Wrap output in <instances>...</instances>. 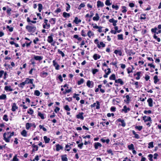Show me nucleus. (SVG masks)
Masks as SVG:
<instances>
[{
  "label": "nucleus",
  "mask_w": 161,
  "mask_h": 161,
  "mask_svg": "<svg viewBox=\"0 0 161 161\" xmlns=\"http://www.w3.org/2000/svg\"><path fill=\"white\" fill-rule=\"evenodd\" d=\"M83 114L84 113L83 112L79 113L78 114L76 115V118L77 119H80L81 120H83L84 119V117L83 116Z\"/></svg>",
  "instance_id": "nucleus-12"
},
{
  "label": "nucleus",
  "mask_w": 161,
  "mask_h": 161,
  "mask_svg": "<svg viewBox=\"0 0 161 161\" xmlns=\"http://www.w3.org/2000/svg\"><path fill=\"white\" fill-rule=\"evenodd\" d=\"M71 88H70V89H69L68 90H66L65 92H63V93L64 94H66V93H69L71 91Z\"/></svg>",
  "instance_id": "nucleus-58"
},
{
  "label": "nucleus",
  "mask_w": 161,
  "mask_h": 161,
  "mask_svg": "<svg viewBox=\"0 0 161 161\" xmlns=\"http://www.w3.org/2000/svg\"><path fill=\"white\" fill-rule=\"evenodd\" d=\"M58 53L59 54L61 55V56L62 57H64V56H65L64 54L61 51L60 49H58Z\"/></svg>",
  "instance_id": "nucleus-49"
},
{
  "label": "nucleus",
  "mask_w": 161,
  "mask_h": 161,
  "mask_svg": "<svg viewBox=\"0 0 161 161\" xmlns=\"http://www.w3.org/2000/svg\"><path fill=\"white\" fill-rule=\"evenodd\" d=\"M25 81L24 82H22L19 85V87H21L22 88H23L24 86L25 85Z\"/></svg>",
  "instance_id": "nucleus-47"
},
{
  "label": "nucleus",
  "mask_w": 161,
  "mask_h": 161,
  "mask_svg": "<svg viewBox=\"0 0 161 161\" xmlns=\"http://www.w3.org/2000/svg\"><path fill=\"white\" fill-rule=\"evenodd\" d=\"M34 58L35 60H36L40 61L43 59V57L34 55Z\"/></svg>",
  "instance_id": "nucleus-18"
},
{
  "label": "nucleus",
  "mask_w": 161,
  "mask_h": 161,
  "mask_svg": "<svg viewBox=\"0 0 161 161\" xmlns=\"http://www.w3.org/2000/svg\"><path fill=\"white\" fill-rule=\"evenodd\" d=\"M98 71V70L97 69H93L92 70V73L93 75L95 74Z\"/></svg>",
  "instance_id": "nucleus-59"
},
{
  "label": "nucleus",
  "mask_w": 161,
  "mask_h": 161,
  "mask_svg": "<svg viewBox=\"0 0 161 161\" xmlns=\"http://www.w3.org/2000/svg\"><path fill=\"white\" fill-rule=\"evenodd\" d=\"M153 144V142H149L148 143V148H150V147H152V148L153 147H154Z\"/></svg>",
  "instance_id": "nucleus-50"
},
{
  "label": "nucleus",
  "mask_w": 161,
  "mask_h": 161,
  "mask_svg": "<svg viewBox=\"0 0 161 161\" xmlns=\"http://www.w3.org/2000/svg\"><path fill=\"white\" fill-rule=\"evenodd\" d=\"M126 100H125L124 101L126 103H128L130 101L129 96V95H126Z\"/></svg>",
  "instance_id": "nucleus-41"
},
{
  "label": "nucleus",
  "mask_w": 161,
  "mask_h": 161,
  "mask_svg": "<svg viewBox=\"0 0 161 161\" xmlns=\"http://www.w3.org/2000/svg\"><path fill=\"white\" fill-rule=\"evenodd\" d=\"M146 14H142L141 15L140 19H146L145 16Z\"/></svg>",
  "instance_id": "nucleus-51"
},
{
  "label": "nucleus",
  "mask_w": 161,
  "mask_h": 161,
  "mask_svg": "<svg viewBox=\"0 0 161 161\" xmlns=\"http://www.w3.org/2000/svg\"><path fill=\"white\" fill-rule=\"evenodd\" d=\"M3 119L5 121H7L8 120V116L7 115H4L3 116Z\"/></svg>",
  "instance_id": "nucleus-60"
},
{
  "label": "nucleus",
  "mask_w": 161,
  "mask_h": 161,
  "mask_svg": "<svg viewBox=\"0 0 161 161\" xmlns=\"http://www.w3.org/2000/svg\"><path fill=\"white\" fill-rule=\"evenodd\" d=\"M60 110V108H58V107H56L54 109V112L56 113H57Z\"/></svg>",
  "instance_id": "nucleus-64"
},
{
  "label": "nucleus",
  "mask_w": 161,
  "mask_h": 161,
  "mask_svg": "<svg viewBox=\"0 0 161 161\" xmlns=\"http://www.w3.org/2000/svg\"><path fill=\"white\" fill-rule=\"evenodd\" d=\"M81 35L83 36H86V35L85 32L84 30H82L81 32Z\"/></svg>",
  "instance_id": "nucleus-53"
},
{
  "label": "nucleus",
  "mask_w": 161,
  "mask_h": 161,
  "mask_svg": "<svg viewBox=\"0 0 161 161\" xmlns=\"http://www.w3.org/2000/svg\"><path fill=\"white\" fill-rule=\"evenodd\" d=\"M99 44L100 45V48L101 47H104L105 46V44L102 42H100Z\"/></svg>",
  "instance_id": "nucleus-54"
},
{
  "label": "nucleus",
  "mask_w": 161,
  "mask_h": 161,
  "mask_svg": "<svg viewBox=\"0 0 161 161\" xmlns=\"http://www.w3.org/2000/svg\"><path fill=\"white\" fill-rule=\"evenodd\" d=\"M61 159L62 161H68V158L67 157L66 155H62L61 156Z\"/></svg>",
  "instance_id": "nucleus-24"
},
{
  "label": "nucleus",
  "mask_w": 161,
  "mask_h": 161,
  "mask_svg": "<svg viewBox=\"0 0 161 161\" xmlns=\"http://www.w3.org/2000/svg\"><path fill=\"white\" fill-rule=\"evenodd\" d=\"M110 0H106L105 4L107 6H110L111 4V3L110 2Z\"/></svg>",
  "instance_id": "nucleus-46"
},
{
  "label": "nucleus",
  "mask_w": 161,
  "mask_h": 161,
  "mask_svg": "<svg viewBox=\"0 0 161 161\" xmlns=\"http://www.w3.org/2000/svg\"><path fill=\"white\" fill-rule=\"evenodd\" d=\"M144 113L145 114H150L152 113V111L150 110H145L144 111Z\"/></svg>",
  "instance_id": "nucleus-57"
},
{
  "label": "nucleus",
  "mask_w": 161,
  "mask_h": 161,
  "mask_svg": "<svg viewBox=\"0 0 161 161\" xmlns=\"http://www.w3.org/2000/svg\"><path fill=\"white\" fill-rule=\"evenodd\" d=\"M101 57V56L97 54H95L93 56V58L95 60L99 59Z\"/></svg>",
  "instance_id": "nucleus-20"
},
{
  "label": "nucleus",
  "mask_w": 161,
  "mask_h": 161,
  "mask_svg": "<svg viewBox=\"0 0 161 161\" xmlns=\"http://www.w3.org/2000/svg\"><path fill=\"white\" fill-rule=\"evenodd\" d=\"M32 126L31 124L29 123H27L26 124L25 128L27 130H29V128Z\"/></svg>",
  "instance_id": "nucleus-29"
},
{
  "label": "nucleus",
  "mask_w": 161,
  "mask_h": 161,
  "mask_svg": "<svg viewBox=\"0 0 161 161\" xmlns=\"http://www.w3.org/2000/svg\"><path fill=\"white\" fill-rule=\"evenodd\" d=\"M148 157L149 158V159L150 161H153V156L152 154H149L148 156Z\"/></svg>",
  "instance_id": "nucleus-52"
},
{
  "label": "nucleus",
  "mask_w": 161,
  "mask_h": 161,
  "mask_svg": "<svg viewBox=\"0 0 161 161\" xmlns=\"http://www.w3.org/2000/svg\"><path fill=\"white\" fill-rule=\"evenodd\" d=\"M94 42L95 43V44H97V47L99 48H100V45H99V43L98 40L97 39H96L94 40Z\"/></svg>",
  "instance_id": "nucleus-33"
},
{
  "label": "nucleus",
  "mask_w": 161,
  "mask_h": 161,
  "mask_svg": "<svg viewBox=\"0 0 161 161\" xmlns=\"http://www.w3.org/2000/svg\"><path fill=\"white\" fill-rule=\"evenodd\" d=\"M118 36V40H123L124 38L123 37V35L122 34H119L117 36Z\"/></svg>",
  "instance_id": "nucleus-32"
},
{
  "label": "nucleus",
  "mask_w": 161,
  "mask_h": 161,
  "mask_svg": "<svg viewBox=\"0 0 161 161\" xmlns=\"http://www.w3.org/2000/svg\"><path fill=\"white\" fill-rule=\"evenodd\" d=\"M65 148H69L68 149H66V151H69L70 150V149L71 148L70 145H68V144L67 145L65 146Z\"/></svg>",
  "instance_id": "nucleus-62"
},
{
  "label": "nucleus",
  "mask_w": 161,
  "mask_h": 161,
  "mask_svg": "<svg viewBox=\"0 0 161 161\" xmlns=\"http://www.w3.org/2000/svg\"><path fill=\"white\" fill-rule=\"evenodd\" d=\"M154 82L155 84H156L159 81V79L158 78L157 75H155L153 77Z\"/></svg>",
  "instance_id": "nucleus-28"
},
{
  "label": "nucleus",
  "mask_w": 161,
  "mask_h": 161,
  "mask_svg": "<svg viewBox=\"0 0 161 161\" xmlns=\"http://www.w3.org/2000/svg\"><path fill=\"white\" fill-rule=\"evenodd\" d=\"M147 102L148 103V106L150 107H152L153 106V100L151 98H149L147 100Z\"/></svg>",
  "instance_id": "nucleus-10"
},
{
  "label": "nucleus",
  "mask_w": 161,
  "mask_h": 161,
  "mask_svg": "<svg viewBox=\"0 0 161 161\" xmlns=\"http://www.w3.org/2000/svg\"><path fill=\"white\" fill-rule=\"evenodd\" d=\"M132 132L133 134L135 135V137L136 138V139L139 138L140 137H139V135L138 134H136L134 130H133Z\"/></svg>",
  "instance_id": "nucleus-35"
},
{
  "label": "nucleus",
  "mask_w": 161,
  "mask_h": 161,
  "mask_svg": "<svg viewBox=\"0 0 161 161\" xmlns=\"http://www.w3.org/2000/svg\"><path fill=\"white\" fill-rule=\"evenodd\" d=\"M94 35V34L91 31H89L87 33V36L89 38H91V36Z\"/></svg>",
  "instance_id": "nucleus-34"
},
{
  "label": "nucleus",
  "mask_w": 161,
  "mask_h": 161,
  "mask_svg": "<svg viewBox=\"0 0 161 161\" xmlns=\"http://www.w3.org/2000/svg\"><path fill=\"white\" fill-rule=\"evenodd\" d=\"M93 85L94 83L92 81H90V80H88L87 82L86 85L88 87H93Z\"/></svg>",
  "instance_id": "nucleus-7"
},
{
  "label": "nucleus",
  "mask_w": 161,
  "mask_h": 161,
  "mask_svg": "<svg viewBox=\"0 0 161 161\" xmlns=\"http://www.w3.org/2000/svg\"><path fill=\"white\" fill-rule=\"evenodd\" d=\"M109 79L110 80H115V74H112L109 78Z\"/></svg>",
  "instance_id": "nucleus-39"
},
{
  "label": "nucleus",
  "mask_w": 161,
  "mask_h": 161,
  "mask_svg": "<svg viewBox=\"0 0 161 161\" xmlns=\"http://www.w3.org/2000/svg\"><path fill=\"white\" fill-rule=\"evenodd\" d=\"M56 147L57 151H59L60 150H62L63 148V147L59 144H56Z\"/></svg>",
  "instance_id": "nucleus-14"
},
{
  "label": "nucleus",
  "mask_w": 161,
  "mask_h": 161,
  "mask_svg": "<svg viewBox=\"0 0 161 161\" xmlns=\"http://www.w3.org/2000/svg\"><path fill=\"white\" fill-rule=\"evenodd\" d=\"M38 9L39 11L40 12H41L42 11V8H43L42 5L41 3H39L38 4Z\"/></svg>",
  "instance_id": "nucleus-31"
},
{
  "label": "nucleus",
  "mask_w": 161,
  "mask_h": 161,
  "mask_svg": "<svg viewBox=\"0 0 161 161\" xmlns=\"http://www.w3.org/2000/svg\"><path fill=\"white\" fill-rule=\"evenodd\" d=\"M115 82L116 83H119L122 85H123L124 84V82L122 81V80L120 79H118V80H115Z\"/></svg>",
  "instance_id": "nucleus-23"
},
{
  "label": "nucleus",
  "mask_w": 161,
  "mask_h": 161,
  "mask_svg": "<svg viewBox=\"0 0 161 161\" xmlns=\"http://www.w3.org/2000/svg\"><path fill=\"white\" fill-rule=\"evenodd\" d=\"M47 41L49 43H51L53 42V39L52 35L49 36L48 37Z\"/></svg>",
  "instance_id": "nucleus-16"
},
{
  "label": "nucleus",
  "mask_w": 161,
  "mask_h": 161,
  "mask_svg": "<svg viewBox=\"0 0 161 161\" xmlns=\"http://www.w3.org/2000/svg\"><path fill=\"white\" fill-rule=\"evenodd\" d=\"M48 73L47 72H45L44 71H42L40 73V76L43 78L46 77L48 75Z\"/></svg>",
  "instance_id": "nucleus-13"
},
{
  "label": "nucleus",
  "mask_w": 161,
  "mask_h": 161,
  "mask_svg": "<svg viewBox=\"0 0 161 161\" xmlns=\"http://www.w3.org/2000/svg\"><path fill=\"white\" fill-rule=\"evenodd\" d=\"M142 119L145 122L147 121L152 122V121L151 118L150 117H147L145 115L143 117Z\"/></svg>",
  "instance_id": "nucleus-5"
},
{
  "label": "nucleus",
  "mask_w": 161,
  "mask_h": 161,
  "mask_svg": "<svg viewBox=\"0 0 161 161\" xmlns=\"http://www.w3.org/2000/svg\"><path fill=\"white\" fill-rule=\"evenodd\" d=\"M34 111L31 108H30L29 109V110L27 111V113L28 114L32 115L33 114Z\"/></svg>",
  "instance_id": "nucleus-44"
},
{
  "label": "nucleus",
  "mask_w": 161,
  "mask_h": 161,
  "mask_svg": "<svg viewBox=\"0 0 161 161\" xmlns=\"http://www.w3.org/2000/svg\"><path fill=\"white\" fill-rule=\"evenodd\" d=\"M101 141L103 143H104L105 142L107 144H108L109 143L110 140L108 139H105L103 138L101 139Z\"/></svg>",
  "instance_id": "nucleus-25"
},
{
  "label": "nucleus",
  "mask_w": 161,
  "mask_h": 161,
  "mask_svg": "<svg viewBox=\"0 0 161 161\" xmlns=\"http://www.w3.org/2000/svg\"><path fill=\"white\" fill-rule=\"evenodd\" d=\"M97 7H103L104 6V4L103 2L100 1H98L97 2Z\"/></svg>",
  "instance_id": "nucleus-17"
},
{
  "label": "nucleus",
  "mask_w": 161,
  "mask_h": 161,
  "mask_svg": "<svg viewBox=\"0 0 161 161\" xmlns=\"http://www.w3.org/2000/svg\"><path fill=\"white\" fill-rule=\"evenodd\" d=\"M107 70H108V71L107 72V70L106 69H105L104 70V72H105V74L104 75H103V77L105 78H106L107 77H108V75L110 74L111 73V70H110V69L109 68H108L107 69Z\"/></svg>",
  "instance_id": "nucleus-9"
},
{
  "label": "nucleus",
  "mask_w": 161,
  "mask_h": 161,
  "mask_svg": "<svg viewBox=\"0 0 161 161\" xmlns=\"http://www.w3.org/2000/svg\"><path fill=\"white\" fill-rule=\"evenodd\" d=\"M44 140V142L46 143H48L50 140V139L49 138H48L47 136H44L43 137Z\"/></svg>",
  "instance_id": "nucleus-21"
},
{
  "label": "nucleus",
  "mask_w": 161,
  "mask_h": 161,
  "mask_svg": "<svg viewBox=\"0 0 161 161\" xmlns=\"http://www.w3.org/2000/svg\"><path fill=\"white\" fill-rule=\"evenodd\" d=\"M157 30V28L156 27H155L153 28H152L151 29V31L152 33H155L156 34V31Z\"/></svg>",
  "instance_id": "nucleus-48"
},
{
  "label": "nucleus",
  "mask_w": 161,
  "mask_h": 161,
  "mask_svg": "<svg viewBox=\"0 0 161 161\" xmlns=\"http://www.w3.org/2000/svg\"><path fill=\"white\" fill-rule=\"evenodd\" d=\"M53 65L55 67L56 69L58 70L59 69V65L58 64L55 60L53 61Z\"/></svg>",
  "instance_id": "nucleus-6"
},
{
  "label": "nucleus",
  "mask_w": 161,
  "mask_h": 161,
  "mask_svg": "<svg viewBox=\"0 0 161 161\" xmlns=\"http://www.w3.org/2000/svg\"><path fill=\"white\" fill-rule=\"evenodd\" d=\"M74 22L76 24H78L81 22V20L80 19H78L77 17H75V19L74 20Z\"/></svg>",
  "instance_id": "nucleus-22"
},
{
  "label": "nucleus",
  "mask_w": 161,
  "mask_h": 161,
  "mask_svg": "<svg viewBox=\"0 0 161 161\" xmlns=\"http://www.w3.org/2000/svg\"><path fill=\"white\" fill-rule=\"evenodd\" d=\"M4 140L6 142H9L10 141V134L9 132L5 133L3 134Z\"/></svg>",
  "instance_id": "nucleus-1"
},
{
  "label": "nucleus",
  "mask_w": 161,
  "mask_h": 161,
  "mask_svg": "<svg viewBox=\"0 0 161 161\" xmlns=\"http://www.w3.org/2000/svg\"><path fill=\"white\" fill-rule=\"evenodd\" d=\"M114 53L116 54H118L120 56H121L122 55L121 52L120 51H119L117 50L114 51Z\"/></svg>",
  "instance_id": "nucleus-42"
},
{
  "label": "nucleus",
  "mask_w": 161,
  "mask_h": 161,
  "mask_svg": "<svg viewBox=\"0 0 161 161\" xmlns=\"http://www.w3.org/2000/svg\"><path fill=\"white\" fill-rule=\"evenodd\" d=\"M63 16L64 18H69L70 17L69 14L64 12L63 13Z\"/></svg>",
  "instance_id": "nucleus-30"
},
{
  "label": "nucleus",
  "mask_w": 161,
  "mask_h": 161,
  "mask_svg": "<svg viewBox=\"0 0 161 161\" xmlns=\"http://www.w3.org/2000/svg\"><path fill=\"white\" fill-rule=\"evenodd\" d=\"M135 128L136 129L138 130H139L140 131L142 129V126H135Z\"/></svg>",
  "instance_id": "nucleus-56"
},
{
  "label": "nucleus",
  "mask_w": 161,
  "mask_h": 161,
  "mask_svg": "<svg viewBox=\"0 0 161 161\" xmlns=\"http://www.w3.org/2000/svg\"><path fill=\"white\" fill-rule=\"evenodd\" d=\"M122 8L123 9V10L122 11V12L123 13H126L127 10L126 9V7L125 6H123L122 7Z\"/></svg>",
  "instance_id": "nucleus-45"
},
{
  "label": "nucleus",
  "mask_w": 161,
  "mask_h": 161,
  "mask_svg": "<svg viewBox=\"0 0 161 161\" xmlns=\"http://www.w3.org/2000/svg\"><path fill=\"white\" fill-rule=\"evenodd\" d=\"M102 147L101 144L99 142H96L94 143V147L95 149H97L99 147Z\"/></svg>",
  "instance_id": "nucleus-19"
},
{
  "label": "nucleus",
  "mask_w": 161,
  "mask_h": 161,
  "mask_svg": "<svg viewBox=\"0 0 161 161\" xmlns=\"http://www.w3.org/2000/svg\"><path fill=\"white\" fill-rule=\"evenodd\" d=\"M130 110V108H127L126 105H125L124 106L123 108L122 109V112H124L125 113H126Z\"/></svg>",
  "instance_id": "nucleus-8"
},
{
  "label": "nucleus",
  "mask_w": 161,
  "mask_h": 161,
  "mask_svg": "<svg viewBox=\"0 0 161 161\" xmlns=\"http://www.w3.org/2000/svg\"><path fill=\"white\" fill-rule=\"evenodd\" d=\"M64 109L67 111H69L70 110V108L68 105H66L64 107Z\"/></svg>",
  "instance_id": "nucleus-37"
},
{
  "label": "nucleus",
  "mask_w": 161,
  "mask_h": 161,
  "mask_svg": "<svg viewBox=\"0 0 161 161\" xmlns=\"http://www.w3.org/2000/svg\"><path fill=\"white\" fill-rule=\"evenodd\" d=\"M48 20L45 19L44 21V23L43 24V27L45 29H49L50 27V25L47 24Z\"/></svg>",
  "instance_id": "nucleus-3"
},
{
  "label": "nucleus",
  "mask_w": 161,
  "mask_h": 161,
  "mask_svg": "<svg viewBox=\"0 0 161 161\" xmlns=\"http://www.w3.org/2000/svg\"><path fill=\"white\" fill-rule=\"evenodd\" d=\"M100 19L99 14L98 13L95 14V16L93 17V20L94 21H97Z\"/></svg>",
  "instance_id": "nucleus-15"
},
{
  "label": "nucleus",
  "mask_w": 161,
  "mask_h": 161,
  "mask_svg": "<svg viewBox=\"0 0 161 161\" xmlns=\"http://www.w3.org/2000/svg\"><path fill=\"white\" fill-rule=\"evenodd\" d=\"M84 82V80L83 78H81L80 80L78 81L77 82L78 85H80L83 83Z\"/></svg>",
  "instance_id": "nucleus-40"
},
{
  "label": "nucleus",
  "mask_w": 161,
  "mask_h": 161,
  "mask_svg": "<svg viewBox=\"0 0 161 161\" xmlns=\"http://www.w3.org/2000/svg\"><path fill=\"white\" fill-rule=\"evenodd\" d=\"M40 92L38 90H36L34 92V94L36 96H39L40 95Z\"/></svg>",
  "instance_id": "nucleus-43"
},
{
  "label": "nucleus",
  "mask_w": 161,
  "mask_h": 161,
  "mask_svg": "<svg viewBox=\"0 0 161 161\" xmlns=\"http://www.w3.org/2000/svg\"><path fill=\"white\" fill-rule=\"evenodd\" d=\"M18 107L16 106V104L15 103L13 104L12 106V110L13 111H15L16 109H18Z\"/></svg>",
  "instance_id": "nucleus-27"
},
{
  "label": "nucleus",
  "mask_w": 161,
  "mask_h": 161,
  "mask_svg": "<svg viewBox=\"0 0 161 161\" xmlns=\"http://www.w3.org/2000/svg\"><path fill=\"white\" fill-rule=\"evenodd\" d=\"M21 134L24 137H26L27 136V131L25 130H23L21 132Z\"/></svg>",
  "instance_id": "nucleus-26"
},
{
  "label": "nucleus",
  "mask_w": 161,
  "mask_h": 161,
  "mask_svg": "<svg viewBox=\"0 0 161 161\" xmlns=\"http://www.w3.org/2000/svg\"><path fill=\"white\" fill-rule=\"evenodd\" d=\"M26 29L29 32H34L36 30V27L34 26L27 25L26 27Z\"/></svg>",
  "instance_id": "nucleus-2"
},
{
  "label": "nucleus",
  "mask_w": 161,
  "mask_h": 161,
  "mask_svg": "<svg viewBox=\"0 0 161 161\" xmlns=\"http://www.w3.org/2000/svg\"><path fill=\"white\" fill-rule=\"evenodd\" d=\"M38 115L42 119H45L43 114L41 113L40 112H38Z\"/></svg>",
  "instance_id": "nucleus-36"
},
{
  "label": "nucleus",
  "mask_w": 161,
  "mask_h": 161,
  "mask_svg": "<svg viewBox=\"0 0 161 161\" xmlns=\"http://www.w3.org/2000/svg\"><path fill=\"white\" fill-rule=\"evenodd\" d=\"M33 79H30L29 78H27L24 81L25 83V84H29L30 83L33 84Z\"/></svg>",
  "instance_id": "nucleus-11"
},
{
  "label": "nucleus",
  "mask_w": 161,
  "mask_h": 161,
  "mask_svg": "<svg viewBox=\"0 0 161 161\" xmlns=\"http://www.w3.org/2000/svg\"><path fill=\"white\" fill-rule=\"evenodd\" d=\"M39 41V39L38 37H36L35 39L33 40V42L35 44L37 43V42H38Z\"/></svg>",
  "instance_id": "nucleus-63"
},
{
  "label": "nucleus",
  "mask_w": 161,
  "mask_h": 161,
  "mask_svg": "<svg viewBox=\"0 0 161 161\" xmlns=\"http://www.w3.org/2000/svg\"><path fill=\"white\" fill-rule=\"evenodd\" d=\"M6 97V96L5 95L3 94L0 96V99H5Z\"/></svg>",
  "instance_id": "nucleus-55"
},
{
  "label": "nucleus",
  "mask_w": 161,
  "mask_h": 161,
  "mask_svg": "<svg viewBox=\"0 0 161 161\" xmlns=\"http://www.w3.org/2000/svg\"><path fill=\"white\" fill-rule=\"evenodd\" d=\"M128 148L129 150H133L134 149V146L133 144L128 146Z\"/></svg>",
  "instance_id": "nucleus-38"
},
{
  "label": "nucleus",
  "mask_w": 161,
  "mask_h": 161,
  "mask_svg": "<svg viewBox=\"0 0 161 161\" xmlns=\"http://www.w3.org/2000/svg\"><path fill=\"white\" fill-rule=\"evenodd\" d=\"M97 105H96V103H94L93 104H91L90 106L91 108L94 107L96 106V108L97 109H99L100 108V103L98 101H96Z\"/></svg>",
  "instance_id": "nucleus-4"
},
{
  "label": "nucleus",
  "mask_w": 161,
  "mask_h": 161,
  "mask_svg": "<svg viewBox=\"0 0 161 161\" xmlns=\"http://www.w3.org/2000/svg\"><path fill=\"white\" fill-rule=\"evenodd\" d=\"M112 7L113 8H115L116 10H117L119 9V7L118 5H113L112 6Z\"/></svg>",
  "instance_id": "nucleus-61"
}]
</instances>
